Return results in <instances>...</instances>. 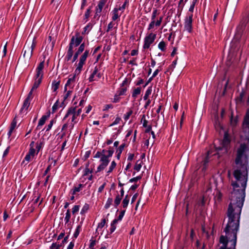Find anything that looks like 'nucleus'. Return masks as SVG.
I'll return each mask as SVG.
<instances>
[{
  "instance_id": "f257e3e1",
  "label": "nucleus",
  "mask_w": 249,
  "mask_h": 249,
  "mask_svg": "<svg viewBox=\"0 0 249 249\" xmlns=\"http://www.w3.org/2000/svg\"><path fill=\"white\" fill-rule=\"evenodd\" d=\"M231 142L230 135L228 131L224 132L223 139L221 143V146L216 148L217 152L224 150V153H227L230 149V144Z\"/></svg>"
},
{
  "instance_id": "f03ea898",
  "label": "nucleus",
  "mask_w": 249,
  "mask_h": 249,
  "mask_svg": "<svg viewBox=\"0 0 249 249\" xmlns=\"http://www.w3.org/2000/svg\"><path fill=\"white\" fill-rule=\"evenodd\" d=\"M114 151L107 150V154L104 155L103 157L100 158L101 164L97 167L96 173L101 172L104 170L110 162L109 158L111 157Z\"/></svg>"
},
{
  "instance_id": "7ed1b4c3",
  "label": "nucleus",
  "mask_w": 249,
  "mask_h": 249,
  "mask_svg": "<svg viewBox=\"0 0 249 249\" xmlns=\"http://www.w3.org/2000/svg\"><path fill=\"white\" fill-rule=\"evenodd\" d=\"M242 130L249 143V110L247 111L242 123Z\"/></svg>"
},
{
  "instance_id": "20e7f679",
  "label": "nucleus",
  "mask_w": 249,
  "mask_h": 249,
  "mask_svg": "<svg viewBox=\"0 0 249 249\" xmlns=\"http://www.w3.org/2000/svg\"><path fill=\"white\" fill-rule=\"evenodd\" d=\"M83 36L80 35L78 32L75 33V36L71 37L69 46L73 48L80 46L83 40Z\"/></svg>"
},
{
  "instance_id": "39448f33",
  "label": "nucleus",
  "mask_w": 249,
  "mask_h": 249,
  "mask_svg": "<svg viewBox=\"0 0 249 249\" xmlns=\"http://www.w3.org/2000/svg\"><path fill=\"white\" fill-rule=\"evenodd\" d=\"M156 37V34L151 33L147 35L144 39V44L143 48L144 49H148L151 44L155 41Z\"/></svg>"
},
{
  "instance_id": "423d86ee",
  "label": "nucleus",
  "mask_w": 249,
  "mask_h": 249,
  "mask_svg": "<svg viewBox=\"0 0 249 249\" xmlns=\"http://www.w3.org/2000/svg\"><path fill=\"white\" fill-rule=\"evenodd\" d=\"M193 14H190L189 17H186L184 22V29L188 33L192 32Z\"/></svg>"
},
{
  "instance_id": "0eeeda50",
  "label": "nucleus",
  "mask_w": 249,
  "mask_h": 249,
  "mask_svg": "<svg viewBox=\"0 0 249 249\" xmlns=\"http://www.w3.org/2000/svg\"><path fill=\"white\" fill-rule=\"evenodd\" d=\"M107 2L106 0H100L96 7V12H95V16H97L98 17H100V13L102 12L103 7L105 6L106 3Z\"/></svg>"
},
{
  "instance_id": "6e6552de",
  "label": "nucleus",
  "mask_w": 249,
  "mask_h": 249,
  "mask_svg": "<svg viewBox=\"0 0 249 249\" xmlns=\"http://www.w3.org/2000/svg\"><path fill=\"white\" fill-rule=\"evenodd\" d=\"M44 60L41 61L36 69V74L35 77L38 78L40 76H43V69L44 67Z\"/></svg>"
},
{
  "instance_id": "1a4fd4ad",
  "label": "nucleus",
  "mask_w": 249,
  "mask_h": 249,
  "mask_svg": "<svg viewBox=\"0 0 249 249\" xmlns=\"http://www.w3.org/2000/svg\"><path fill=\"white\" fill-rule=\"evenodd\" d=\"M23 51L24 52L23 56L24 57H25V55L27 54L29 59H30L33 55V52L31 50V48L29 47V44H27L26 42L23 49Z\"/></svg>"
},
{
  "instance_id": "9d476101",
  "label": "nucleus",
  "mask_w": 249,
  "mask_h": 249,
  "mask_svg": "<svg viewBox=\"0 0 249 249\" xmlns=\"http://www.w3.org/2000/svg\"><path fill=\"white\" fill-rule=\"evenodd\" d=\"M85 44L84 42L82 43L79 46L77 51L73 55L72 60V63L75 62L77 60L79 55L84 51V50L85 49Z\"/></svg>"
},
{
  "instance_id": "9b49d317",
  "label": "nucleus",
  "mask_w": 249,
  "mask_h": 249,
  "mask_svg": "<svg viewBox=\"0 0 249 249\" xmlns=\"http://www.w3.org/2000/svg\"><path fill=\"white\" fill-rule=\"evenodd\" d=\"M73 49V48L68 46V50L67 52V54L65 57V59L66 61H69L71 59L73 55H74Z\"/></svg>"
},
{
  "instance_id": "f8f14e48",
  "label": "nucleus",
  "mask_w": 249,
  "mask_h": 249,
  "mask_svg": "<svg viewBox=\"0 0 249 249\" xmlns=\"http://www.w3.org/2000/svg\"><path fill=\"white\" fill-rule=\"evenodd\" d=\"M30 105V100L28 99H25L23 102V105L20 110V113L24 112L25 111L27 110L28 107Z\"/></svg>"
},
{
  "instance_id": "ddd939ff",
  "label": "nucleus",
  "mask_w": 249,
  "mask_h": 249,
  "mask_svg": "<svg viewBox=\"0 0 249 249\" xmlns=\"http://www.w3.org/2000/svg\"><path fill=\"white\" fill-rule=\"evenodd\" d=\"M42 78L43 76H40L38 78H36V77L35 82L31 89H32V90L36 89L39 87V85L41 84L42 82Z\"/></svg>"
},
{
  "instance_id": "4468645a",
  "label": "nucleus",
  "mask_w": 249,
  "mask_h": 249,
  "mask_svg": "<svg viewBox=\"0 0 249 249\" xmlns=\"http://www.w3.org/2000/svg\"><path fill=\"white\" fill-rule=\"evenodd\" d=\"M76 106L73 107L74 108V112L72 113V117L71 121L72 122H74L75 124L77 123V121H75V120L76 119V117L81 114L82 112V108H79L77 110V111H76Z\"/></svg>"
},
{
  "instance_id": "2eb2a0df",
  "label": "nucleus",
  "mask_w": 249,
  "mask_h": 249,
  "mask_svg": "<svg viewBox=\"0 0 249 249\" xmlns=\"http://www.w3.org/2000/svg\"><path fill=\"white\" fill-rule=\"evenodd\" d=\"M85 186V184H79L78 187L74 186L72 189L71 190V193L72 195L76 194V192H79L81 190L82 188Z\"/></svg>"
},
{
  "instance_id": "dca6fc26",
  "label": "nucleus",
  "mask_w": 249,
  "mask_h": 249,
  "mask_svg": "<svg viewBox=\"0 0 249 249\" xmlns=\"http://www.w3.org/2000/svg\"><path fill=\"white\" fill-rule=\"evenodd\" d=\"M60 83V80L58 81L53 80L52 82V89L53 92H56L58 89L59 88V85Z\"/></svg>"
},
{
  "instance_id": "f3484780",
  "label": "nucleus",
  "mask_w": 249,
  "mask_h": 249,
  "mask_svg": "<svg viewBox=\"0 0 249 249\" xmlns=\"http://www.w3.org/2000/svg\"><path fill=\"white\" fill-rule=\"evenodd\" d=\"M125 143L122 144L117 149L116 153H117L116 155V158L118 160H120L121 157V155L125 147Z\"/></svg>"
},
{
  "instance_id": "a211bd4d",
  "label": "nucleus",
  "mask_w": 249,
  "mask_h": 249,
  "mask_svg": "<svg viewBox=\"0 0 249 249\" xmlns=\"http://www.w3.org/2000/svg\"><path fill=\"white\" fill-rule=\"evenodd\" d=\"M50 111L48 112V115H43L42 117L40 119L38 123L39 125H43L45 124L46 121L47 119L50 117Z\"/></svg>"
},
{
  "instance_id": "6ab92c4d",
  "label": "nucleus",
  "mask_w": 249,
  "mask_h": 249,
  "mask_svg": "<svg viewBox=\"0 0 249 249\" xmlns=\"http://www.w3.org/2000/svg\"><path fill=\"white\" fill-rule=\"evenodd\" d=\"M208 155L209 153H208ZM209 162V155L206 156L202 161V164L203 165L202 170L205 171L207 169L208 164Z\"/></svg>"
},
{
  "instance_id": "aec40b11",
  "label": "nucleus",
  "mask_w": 249,
  "mask_h": 249,
  "mask_svg": "<svg viewBox=\"0 0 249 249\" xmlns=\"http://www.w3.org/2000/svg\"><path fill=\"white\" fill-rule=\"evenodd\" d=\"M44 145V139L43 138L42 139L40 140L39 142H37L36 143V150L37 153L36 154L39 152V151L41 149L43 148Z\"/></svg>"
},
{
  "instance_id": "412c9836",
  "label": "nucleus",
  "mask_w": 249,
  "mask_h": 249,
  "mask_svg": "<svg viewBox=\"0 0 249 249\" xmlns=\"http://www.w3.org/2000/svg\"><path fill=\"white\" fill-rule=\"evenodd\" d=\"M89 54V50H86V51L84 52V53L81 55V56L80 57L79 60L81 61H82L84 62H86V59L88 56V55Z\"/></svg>"
},
{
  "instance_id": "4be33fe9",
  "label": "nucleus",
  "mask_w": 249,
  "mask_h": 249,
  "mask_svg": "<svg viewBox=\"0 0 249 249\" xmlns=\"http://www.w3.org/2000/svg\"><path fill=\"white\" fill-rule=\"evenodd\" d=\"M141 87H138L134 89L132 93V97L134 99H135L137 96L141 93Z\"/></svg>"
},
{
  "instance_id": "5701e85b",
  "label": "nucleus",
  "mask_w": 249,
  "mask_h": 249,
  "mask_svg": "<svg viewBox=\"0 0 249 249\" xmlns=\"http://www.w3.org/2000/svg\"><path fill=\"white\" fill-rule=\"evenodd\" d=\"M118 10L117 9V8H114V9L112 10V20L113 21H115L116 20H117L119 18V16L118 15Z\"/></svg>"
},
{
  "instance_id": "b1692460",
  "label": "nucleus",
  "mask_w": 249,
  "mask_h": 249,
  "mask_svg": "<svg viewBox=\"0 0 249 249\" xmlns=\"http://www.w3.org/2000/svg\"><path fill=\"white\" fill-rule=\"evenodd\" d=\"M92 28V24L89 22V23L83 29V31L82 32V35H84L86 34H88L89 33V31H88V32H87V31L89 29V30H90Z\"/></svg>"
},
{
  "instance_id": "393cba45",
  "label": "nucleus",
  "mask_w": 249,
  "mask_h": 249,
  "mask_svg": "<svg viewBox=\"0 0 249 249\" xmlns=\"http://www.w3.org/2000/svg\"><path fill=\"white\" fill-rule=\"evenodd\" d=\"M92 8V6H89L86 10L85 15H84V19L86 20L85 22L88 21L89 18V17L91 11V9Z\"/></svg>"
},
{
  "instance_id": "a878e982",
  "label": "nucleus",
  "mask_w": 249,
  "mask_h": 249,
  "mask_svg": "<svg viewBox=\"0 0 249 249\" xmlns=\"http://www.w3.org/2000/svg\"><path fill=\"white\" fill-rule=\"evenodd\" d=\"M122 199V197H120L119 195L118 194L114 200V206L115 208H117L118 205L120 204V202Z\"/></svg>"
},
{
  "instance_id": "bb28decb",
  "label": "nucleus",
  "mask_w": 249,
  "mask_h": 249,
  "mask_svg": "<svg viewBox=\"0 0 249 249\" xmlns=\"http://www.w3.org/2000/svg\"><path fill=\"white\" fill-rule=\"evenodd\" d=\"M151 92H152V86H150L148 88V89H147V90L145 93V94L143 96V99L144 100H147L148 99V96H149V95H150L151 94Z\"/></svg>"
},
{
  "instance_id": "cd10ccee",
  "label": "nucleus",
  "mask_w": 249,
  "mask_h": 249,
  "mask_svg": "<svg viewBox=\"0 0 249 249\" xmlns=\"http://www.w3.org/2000/svg\"><path fill=\"white\" fill-rule=\"evenodd\" d=\"M82 230V225H78L74 231V233L73 234V237L74 238H76L79 235L80 231Z\"/></svg>"
},
{
  "instance_id": "c85d7f7f",
  "label": "nucleus",
  "mask_w": 249,
  "mask_h": 249,
  "mask_svg": "<svg viewBox=\"0 0 249 249\" xmlns=\"http://www.w3.org/2000/svg\"><path fill=\"white\" fill-rule=\"evenodd\" d=\"M127 90V87H124L120 88L117 91V93L119 94V95L122 96L125 95L126 92Z\"/></svg>"
},
{
  "instance_id": "c756f323",
  "label": "nucleus",
  "mask_w": 249,
  "mask_h": 249,
  "mask_svg": "<svg viewBox=\"0 0 249 249\" xmlns=\"http://www.w3.org/2000/svg\"><path fill=\"white\" fill-rule=\"evenodd\" d=\"M112 202H113L112 198L108 197L106 202V203L105 205V206H104L105 209H108L110 207L111 205L112 204Z\"/></svg>"
},
{
  "instance_id": "7c9ffc66",
  "label": "nucleus",
  "mask_w": 249,
  "mask_h": 249,
  "mask_svg": "<svg viewBox=\"0 0 249 249\" xmlns=\"http://www.w3.org/2000/svg\"><path fill=\"white\" fill-rule=\"evenodd\" d=\"M116 166V163L114 160H113L111 164L109 167L108 170L107 171V173L109 174V173H111L113 169L115 168Z\"/></svg>"
},
{
  "instance_id": "2f4dec72",
  "label": "nucleus",
  "mask_w": 249,
  "mask_h": 249,
  "mask_svg": "<svg viewBox=\"0 0 249 249\" xmlns=\"http://www.w3.org/2000/svg\"><path fill=\"white\" fill-rule=\"evenodd\" d=\"M89 205L87 203H85V205L83 206V207L80 212V214H85L87 212V211L89 209Z\"/></svg>"
},
{
  "instance_id": "473e14b6",
  "label": "nucleus",
  "mask_w": 249,
  "mask_h": 249,
  "mask_svg": "<svg viewBox=\"0 0 249 249\" xmlns=\"http://www.w3.org/2000/svg\"><path fill=\"white\" fill-rule=\"evenodd\" d=\"M70 218H71V211H70V209H68L67 211V212L66 213V216H65V217L64 219L66 224L68 223L69 222Z\"/></svg>"
},
{
  "instance_id": "72a5a7b5",
  "label": "nucleus",
  "mask_w": 249,
  "mask_h": 249,
  "mask_svg": "<svg viewBox=\"0 0 249 249\" xmlns=\"http://www.w3.org/2000/svg\"><path fill=\"white\" fill-rule=\"evenodd\" d=\"M129 5V0H125V1L124 2V4L122 6H120L119 8H117L118 10L119 11H122V12H124V9H125L126 6H128Z\"/></svg>"
},
{
  "instance_id": "f704fd0d",
  "label": "nucleus",
  "mask_w": 249,
  "mask_h": 249,
  "mask_svg": "<svg viewBox=\"0 0 249 249\" xmlns=\"http://www.w3.org/2000/svg\"><path fill=\"white\" fill-rule=\"evenodd\" d=\"M166 43L164 41H161L158 44V48L161 51H164L165 50Z\"/></svg>"
},
{
  "instance_id": "c9c22d12",
  "label": "nucleus",
  "mask_w": 249,
  "mask_h": 249,
  "mask_svg": "<svg viewBox=\"0 0 249 249\" xmlns=\"http://www.w3.org/2000/svg\"><path fill=\"white\" fill-rule=\"evenodd\" d=\"M17 125V120L16 117L14 118L12 122L11 123L10 126V129L11 131H13L15 129Z\"/></svg>"
},
{
  "instance_id": "e433bc0d",
  "label": "nucleus",
  "mask_w": 249,
  "mask_h": 249,
  "mask_svg": "<svg viewBox=\"0 0 249 249\" xmlns=\"http://www.w3.org/2000/svg\"><path fill=\"white\" fill-rule=\"evenodd\" d=\"M85 64V62L79 60V63L77 68V71H78V73L81 72V71L83 68V65Z\"/></svg>"
},
{
  "instance_id": "4c0bfd02",
  "label": "nucleus",
  "mask_w": 249,
  "mask_h": 249,
  "mask_svg": "<svg viewBox=\"0 0 249 249\" xmlns=\"http://www.w3.org/2000/svg\"><path fill=\"white\" fill-rule=\"evenodd\" d=\"M59 104V99H57L52 107V113H54L58 109Z\"/></svg>"
},
{
  "instance_id": "58836bf2",
  "label": "nucleus",
  "mask_w": 249,
  "mask_h": 249,
  "mask_svg": "<svg viewBox=\"0 0 249 249\" xmlns=\"http://www.w3.org/2000/svg\"><path fill=\"white\" fill-rule=\"evenodd\" d=\"M131 82V79L125 78L121 84V87H124L125 86H128Z\"/></svg>"
},
{
  "instance_id": "ea45409f",
  "label": "nucleus",
  "mask_w": 249,
  "mask_h": 249,
  "mask_svg": "<svg viewBox=\"0 0 249 249\" xmlns=\"http://www.w3.org/2000/svg\"><path fill=\"white\" fill-rule=\"evenodd\" d=\"M74 108L73 107H70L68 111H67V113L66 114V115H65L64 117V119H66V118H68V117L70 115H71L72 114V113L74 112Z\"/></svg>"
},
{
  "instance_id": "a19ab883",
  "label": "nucleus",
  "mask_w": 249,
  "mask_h": 249,
  "mask_svg": "<svg viewBox=\"0 0 249 249\" xmlns=\"http://www.w3.org/2000/svg\"><path fill=\"white\" fill-rule=\"evenodd\" d=\"M94 238L93 237H91V239L89 240L90 244L89 245V248L90 249H94V247L96 244V240L95 239H93Z\"/></svg>"
},
{
  "instance_id": "79ce46f5",
  "label": "nucleus",
  "mask_w": 249,
  "mask_h": 249,
  "mask_svg": "<svg viewBox=\"0 0 249 249\" xmlns=\"http://www.w3.org/2000/svg\"><path fill=\"white\" fill-rule=\"evenodd\" d=\"M36 195H37V196H36V193L34 194V195H35V197L33 199V200L34 201V202H33L34 204H36L38 202L40 197V194H39L38 193H37L36 194Z\"/></svg>"
},
{
  "instance_id": "37998d69",
  "label": "nucleus",
  "mask_w": 249,
  "mask_h": 249,
  "mask_svg": "<svg viewBox=\"0 0 249 249\" xmlns=\"http://www.w3.org/2000/svg\"><path fill=\"white\" fill-rule=\"evenodd\" d=\"M75 80V74H74L71 77L69 78L68 80H67L66 84V86H70L71 82H74Z\"/></svg>"
},
{
  "instance_id": "c03bdc74",
  "label": "nucleus",
  "mask_w": 249,
  "mask_h": 249,
  "mask_svg": "<svg viewBox=\"0 0 249 249\" xmlns=\"http://www.w3.org/2000/svg\"><path fill=\"white\" fill-rule=\"evenodd\" d=\"M106 222L107 220L105 218L102 219L101 222L98 224V228H103L105 226Z\"/></svg>"
},
{
  "instance_id": "a18cd8bd",
  "label": "nucleus",
  "mask_w": 249,
  "mask_h": 249,
  "mask_svg": "<svg viewBox=\"0 0 249 249\" xmlns=\"http://www.w3.org/2000/svg\"><path fill=\"white\" fill-rule=\"evenodd\" d=\"M197 0H193L192 3L191 4L189 9V11L190 12H191L192 13L193 12L195 4L197 2Z\"/></svg>"
},
{
  "instance_id": "49530a36",
  "label": "nucleus",
  "mask_w": 249,
  "mask_h": 249,
  "mask_svg": "<svg viewBox=\"0 0 249 249\" xmlns=\"http://www.w3.org/2000/svg\"><path fill=\"white\" fill-rule=\"evenodd\" d=\"M132 113L133 111L131 109L129 110V111L124 115V120L126 121L129 118L130 116L132 115Z\"/></svg>"
},
{
  "instance_id": "de8ad7c7",
  "label": "nucleus",
  "mask_w": 249,
  "mask_h": 249,
  "mask_svg": "<svg viewBox=\"0 0 249 249\" xmlns=\"http://www.w3.org/2000/svg\"><path fill=\"white\" fill-rule=\"evenodd\" d=\"M62 247V245H57L56 243H53L50 246V249H59Z\"/></svg>"
},
{
  "instance_id": "09e8293b",
  "label": "nucleus",
  "mask_w": 249,
  "mask_h": 249,
  "mask_svg": "<svg viewBox=\"0 0 249 249\" xmlns=\"http://www.w3.org/2000/svg\"><path fill=\"white\" fill-rule=\"evenodd\" d=\"M36 39L34 38V39L32 40L31 45V46L29 45V47L31 48V50L33 53L34 50L36 48Z\"/></svg>"
},
{
  "instance_id": "8fccbe9b",
  "label": "nucleus",
  "mask_w": 249,
  "mask_h": 249,
  "mask_svg": "<svg viewBox=\"0 0 249 249\" xmlns=\"http://www.w3.org/2000/svg\"><path fill=\"white\" fill-rule=\"evenodd\" d=\"M120 95H119V94L116 93L114 96V98L112 102L115 103L119 102L120 100Z\"/></svg>"
},
{
  "instance_id": "3c124183",
  "label": "nucleus",
  "mask_w": 249,
  "mask_h": 249,
  "mask_svg": "<svg viewBox=\"0 0 249 249\" xmlns=\"http://www.w3.org/2000/svg\"><path fill=\"white\" fill-rule=\"evenodd\" d=\"M54 122V120H52L50 121V123L48 124V125H47V126L46 127V131H48L52 128Z\"/></svg>"
},
{
  "instance_id": "603ef678",
  "label": "nucleus",
  "mask_w": 249,
  "mask_h": 249,
  "mask_svg": "<svg viewBox=\"0 0 249 249\" xmlns=\"http://www.w3.org/2000/svg\"><path fill=\"white\" fill-rule=\"evenodd\" d=\"M80 209L79 205H74L72 209V213L73 214H74L75 213L78 212Z\"/></svg>"
},
{
  "instance_id": "864d4df0",
  "label": "nucleus",
  "mask_w": 249,
  "mask_h": 249,
  "mask_svg": "<svg viewBox=\"0 0 249 249\" xmlns=\"http://www.w3.org/2000/svg\"><path fill=\"white\" fill-rule=\"evenodd\" d=\"M141 178H142V176H137L136 177H135V178H131L129 180V182H137L138 180H140Z\"/></svg>"
},
{
  "instance_id": "5fc2aeb1",
  "label": "nucleus",
  "mask_w": 249,
  "mask_h": 249,
  "mask_svg": "<svg viewBox=\"0 0 249 249\" xmlns=\"http://www.w3.org/2000/svg\"><path fill=\"white\" fill-rule=\"evenodd\" d=\"M72 90H68L67 91L66 94L64 96V101H65L72 94Z\"/></svg>"
},
{
  "instance_id": "6e6d98bb",
  "label": "nucleus",
  "mask_w": 249,
  "mask_h": 249,
  "mask_svg": "<svg viewBox=\"0 0 249 249\" xmlns=\"http://www.w3.org/2000/svg\"><path fill=\"white\" fill-rule=\"evenodd\" d=\"M125 213V210H122L120 212L119 215L118 217V220L121 221Z\"/></svg>"
},
{
  "instance_id": "4d7b16f0",
  "label": "nucleus",
  "mask_w": 249,
  "mask_h": 249,
  "mask_svg": "<svg viewBox=\"0 0 249 249\" xmlns=\"http://www.w3.org/2000/svg\"><path fill=\"white\" fill-rule=\"evenodd\" d=\"M121 120V118L117 117L115 119V121L111 124H110L109 126H112L114 125L117 124H119L120 123Z\"/></svg>"
},
{
  "instance_id": "13d9d810",
  "label": "nucleus",
  "mask_w": 249,
  "mask_h": 249,
  "mask_svg": "<svg viewBox=\"0 0 249 249\" xmlns=\"http://www.w3.org/2000/svg\"><path fill=\"white\" fill-rule=\"evenodd\" d=\"M90 154H91V151L90 150H89V151H86V153H85V154L84 156V157L82 158V159L84 160H86L87 159H88L89 158Z\"/></svg>"
},
{
  "instance_id": "bf43d9fd",
  "label": "nucleus",
  "mask_w": 249,
  "mask_h": 249,
  "mask_svg": "<svg viewBox=\"0 0 249 249\" xmlns=\"http://www.w3.org/2000/svg\"><path fill=\"white\" fill-rule=\"evenodd\" d=\"M93 172V170H90L89 168H85L84 173L83 174V176H87L89 173H92Z\"/></svg>"
},
{
  "instance_id": "052dcab7",
  "label": "nucleus",
  "mask_w": 249,
  "mask_h": 249,
  "mask_svg": "<svg viewBox=\"0 0 249 249\" xmlns=\"http://www.w3.org/2000/svg\"><path fill=\"white\" fill-rule=\"evenodd\" d=\"M129 202V200H127L126 199H123L122 202L123 207L124 209H126L128 206Z\"/></svg>"
},
{
  "instance_id": "680f3d73",
  "label": "nucleus",
  "mask_w": 249,
  "mask_h": 249,
  "mask_svg": "<svg viewBox=\"0 0 249 249\" xmlns=\"http://www.w3.org/2000/svg\"><path fill=\"white\" fill-rule=\"evenodd\" d=\"M143 82H144L143 79H142L140 77H138V81H136L135 83L136 86H140L141 84H143Z\"/></svg>"
},
{
  "instance_id": "e2e57ef3",
  "label": "nucleus",
  "mask_w": 249,
  "mask_h": 249,
  "mask_svg": "<svg viewBox=\"0 0 249 249\" xmlns=\"http://www.w3.org/2000/svg\"><path fill=\"white\" fill-rule=\"evenodd\" d=\"M237 123V118H233L232 116H231V124L232 125L235 126V125H236Z\"/></svg>"
},
{
  "instance_id": "0e129e2a",
  "label": "nucleus",
  "mask_w": 249,
  "mask_h": 249,
  "mask_svg": "<svg viewBox=\"0 0 249 249\" xmlns=\"http://www.w3.org/2000/svg\"><path fill=\"white\" fill-rule=\"evenodd\" d=\"M152 21L148 25V30H150L153 29L155 25V20H151Z\"/></svg>"
},
{
  "instance_id": "69168bd1",
  "label": "nucleus",
  "mask_w": 249,
  "mask_h": 249,
  "mask_svg": "<svg viewBox=\"0 0 249 249\" xmlns=\"http://www.w3.org/2000/svg\"><path fill=\"white\" fill-rule=\"evenodd\" d=\"M113 108V106L111 104H108V105H106L104 107V108L103 109V110L104 111H106L107 110H108V109L109 108Z\"/></svg>"
},
{
  "instance_id": "338daca9",
  "label": "nucleus",
  "mask_w": 249,
  "mask_h": 249,
  "mask_svg": "<svg viewBox=\"0 0 249 249\" xmlns=\"http://www.w3.org/2000/svg\"><path fill=\"white\" fill-rule=\"evenodd\" d=\"M51 168H52L51 165H49L47 167V168L46 169V170H45L44 172L43 173V174L42 175L43 177H44L47 175V174L48 173V172L51 170Z\"/></svg>"
},
{
  "instance_id": "774afa93",
  "label": "nucleus",
  "mask_w": 249,
  "mask_h": 249,
  "mask_svg": "<svg viewBox=\"0 0 249 249\" xmlns=\"http://www.w3.org/2000/svg\"><path fill=\"white\" fill-rule=\"evenodd\" d=\"M87 5V0H82L80 10H83L84 9L85 7Z\"/></svg>"
}]
</instances>
